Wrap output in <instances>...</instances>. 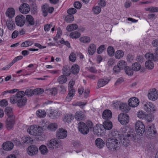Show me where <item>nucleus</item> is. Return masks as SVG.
Segmentation results:
<instances>
[{
	"label": "nucleus",
	"instance_id": "obj_38",
	"mask_svg": "<svg viewBox=\"0 0 158 158\" xmlns=\"http://www.w3.org/2000/svg\"><path fill=\"white\" fill-rule=\"evenodd\" d=\"M78 27V25L76 24H72L68 25L66 27V29L68 31H71L75 30Z\"/></svg>",
	"mask_w": 158,
	"mask_h": 158
},
{
	"label": "nucleus",
	"instance_id": "obj_62",
	"mask_svg": "<svg viewBox=\"0 0 158 158\" xmlns=\"http://www.w3.org/2000/svg\"><path fill=\"white\" fill-rule=\"evenodd\" d=\"M86 125L89 128V129L94 128V126L92 122L90 120H87L86 122Z\"/></svg>",
	"mask_w": 158,
	"mask_h": 158
},
{
	"label": "nucleus",
	"instance_id": "obj_35",
	"mask_svg": "<svg viewBox=\"0 0 158 158\" xmlns=\"http://www.w3.org/2000/svg\"><path fill=\"white\" fill-rule=\"evenodd\" d=\"M74 119L73 116L71 114H66L63 119L64 121L68 123H70Z\"/></svg>",
	"mask_w": 158,
	"mask_h": 158
},
{
	"label": "nucleus",
	"instance_id": "obj_1",
	"mask_svg": "<svg viewBox=\"0 0 158 158\" xmlns=\"http://www.w3.org/2000/svg\"><path fill=\"white\" fill-rule=\"evenodd\" d=\"M122 135L123 137H127L123 138L122 136L119 140L120 143H121L124 146L127 147L130 144V140H136L137 138L133 131L131 130L128 128L124 127L121 129Z\"/></svg>",
	"mask_w": 158,
	"mask_h": 158
},
{
	"label": "nucleus",
	"instance_id": "obj_36",
	"mask_svg": "<svg viewBox=\"0 0 158 158\" xmlns=\"http://www.w3.org/2000/svg\"><path fill=\"white\" fill-rule=\"evenodd\" d=\"M108 83V81L106 79H101L98 80L97 86L98 88L102 87L106 85Z\"/></svg>",
	"mask_w": 158,
	"mask_h": 158
},
{
	"label": "nucleus",
	"instance_id": "obj_47",
	"mask_svg": "<svg viewBox=\"0 0 158 158\" xmlns=\"http://www.w3.org/2000/svg\"><path fill=\"white\" fill-rule=\"evenodd\" d=\"M132 69L134 71H137L140 70L141 68V65L138 63L135 62L132 65Z\"/></svg>",
	"mask_w": 158,
	"mask_h": 158
},
{
	"label": "nucleus",
	"instance_id": "obj_2",
	"mask_svg": "<svg viewBox=\"0 0 158 158\" xmlns=\"http://www.w3.org/2000/svg\"><path fill=\"white\" fill-rule=\"evenodd\" d=\"M24 96V92L20 91L18 92L15 95H13L10 98V102L12 103H16L19 107L21 108L25 105L27 99Z\"/></svg>",
	"mask_w": 158,
	"mask_h": 158
},
{
	"label": "nucleus",
	"instance_id": "obj_14",
	"mask_svg": "<svg viewBox=\"0 0 158 158\" xmlns=\"http://www.w3.org/2000/svg\"><path fill=\"white\" fill-rule=\"evenodd\" d=\"M19 11L23 14H26L29 13L30 10L29 5L26 3L22 4L19 7Z\"/></svg>",
	"mask_w": 158,
	"mask_h": 158
},
{
	"label": "nucleus",
	"instance_id": "obj_48",
	"mask_svg": "<svg viewBox=\"0 0 158 158\" xmlns=\"http://www.w3.org/2000/svg\"><path fill=\"white\" fill-rule=\"evenodd\" d=\"M127 63L124 60H121L119 61L117 64L118 66L121 69H123L124 68H125L126 66Z\"/></svg>",
	"mask_w": 158,
	"mask_h": 158
},
{
	"label": "nucleus",
	"instance_id": "obj_32",
	"mask_svg": "<svg viewBox=\"0 0 158 158\" xmlns=\"http://www.w3.org/2000/svg\"><path fill=\"white\" fill-rule=\"evenodd\" d=\"M62 71H63V74L67 76H69L71 72L69 66L67 65H65L63 67Z\"/></svg>",
	"mask_w": 158,
	"mask_h": 158
},
{
	"label": "nucleus",
	"instance_id": "obj_51",
	"mask_svg": "<svg viewBox=\"0 0 158 158\" xmlns=\"http://www.w3.org/2000/svg\"><path fill=\"white\" fill-rule=\"evenodd\" d=\"M80 40L81 42L83 43H89L90 41V38L87 36H84L80 38Z\"/></svg>",
	"mask_w": 158,
	"mask_h": 158
},
{
	"label": "nucleus",
	"instance_id": "obj_58",
	"mask_svg": "<svg viewBox=\"0 0 158 158\" xmlns=\"http://www.w3.org/2000/svg\"><path fill=\"white\" fill-rule=\"evenodd\" d=\"M93 10L95 14H97L101 12V8L98 6H95L94 7Z\"/></svg>",
	"mask_w": 158,
	"mask_h": 158
},
{
	"label": "nucleus",
	"instance_id": "obj_37",
	"mask_svg": "<svg viewBox=\"0 0 158 158\" xmlns=\"http://www.w3.org/2000/svg\"><path fill=\"white\" fill-rule=\"evenodd\" d=\"M80 70L79 67L77 65L74 64L71 67V72L74 74H77Z\"/></svg>",
	"mask_w": 158,
	"mask_h": 158
},
{
	"label": "nucleus",
	"instance_id": "obj_10",
	"mask_svg": "<svg viewBox=\"0 0 158 158\" xmlns=\"http://www.w3.org/2000/svg\"><path fill=\"white\" fill-rule=\"evenodd\" d=\"M105 129L102 125L97 124L94 128V131L95 134L98 135H103Z\"/></svg>",
	"mask_w": 158,
	"mask_h": 158
},
{
	"label": "nucleus",
	"instance_id": "obj_61",
	"mask_svg": "<svg viewBox=\"0 0 158 158\" xmlns=\"http://www.w3.org/2000/svg\"><path fill=\"white\" fill-rule=\"evenodd\" d=\"M77 12V10L74 8H70L67 10V13L69 15H73Z\"/></svg>",
	"mask_w": 158,
	"mask_h": 158
},
{
	"label": "nucleus",
	"instance_id": "obj_7",
	"mask_svg": "<svg viewBox=\"0 0 158 158\" xmlns=\"http://www.w3.org/2000/svg\"><path fill=\"white\" fill-rule=\"evenodd\" d=\"M118 119L121 124L124 125L129 122V117L127 114L121 113L118 116Z\"/></svg>",
	"mask_w": 158,
	"mask_h": 158
},
{
	"label": "nucleus",
	"instance_id": "obj_28",
	"mask_svg": "<svg viewBox=\"0 0 158 158\" xmlns=\"http://www.w3.org/2000/svg\"><path fill=\"white\" fill-rule=\"evenodd\" d=\"M15 10L12 8H8L6 12V15L10 18L13 17L15 15Z\"/></svg>",
	"mask_w": 158,
	"mask_h": 158
},
{
	"label": "nucleus",
	"instance_id": "obj_49",
	"mask_svg": "<svg viewBox=\"0 0 158 158\" xmlns=\"http://www.w3.org/2000/svg\"><path fill=\"white\" fill-rule=\"evenodd\" d=\"M145 10L151 12H158V8L155 6H151L145 9Z\"/></svg>",
	"mask_w": 158,
	"mask_h": 158
},
{
	"label": "nucleus",
	"instance_id": "obj_27",
	"mask_svg": "<svg viewBox=\"0 0 158 158\" xmlns=\"http://www.w3.org/2000/svg\"><path fill=\"white\" fill-rule=\"evenodd\" d=\"M95 143L97 147L99 148H102L105 145V143L104 141L100 138H98L95 140Z\"/></svg>",
	"mask_w": 158,
	"mask_h": 158
},
{
	"label": "nucleus",
	"instance_id": "obj_56",
	"mask_svg": "<svg viewBox=\"0 0 158 158\" xmlns=\"http://www.w3.org/2000/svg\"><path fill=\"white\" fill-rule=\"evenodd\" d=\"M108 53L109 55L112 56L114 55V49L111 46H109L107 49Z\"/></svg>",
	"mask_w": 158,
	"mask_h": 158
},
{
	"label": "nucleus",
	"instance_id": "obj_52",
	"mask_svg": "<svg viewBox=\"0 0 158 158\" xmlns=\"http://www.w3.org/2000/svg\"><path fill=\"white\" fill-rule=\"evenodd\" d=\"M86 104V103L83 102H73L72 104V105L74 106H80L81 107H83Z\"/></svg>",
	"mask_w": 158,
	"mask_h": 158
},
{
	"label": "nucleus",
	"instance_id": "obj_8",
	"mask_svg": "<svg viewBox=\"0 0 158 158\" xmlns=\"http://www.w3.org/2000/svg\"><path fill=\"white\" fill-rule=\"evenodd\" d=\"M78 129L79 131L83 135L87 134L89 131V128L83 122H80L78 124Z\"/></svg>",
	"mask_w": 158,
	"mask_h": 158
},
{
	"label": "nucleus",
	"instance_id": "obj_60",
	"mask_svg": "<svg viewBox=\"0 0 158 158\" xmlns=\"http://www.w3.org/2000/svg\"><path fill=\"white\" fill-rule=\"evenodd\" d=\"M121 70L118 66H114L113 68V73L115 74H117L120 72Z\"/></svg>",
	"mask_w": 158,
	"mask_h": 158
},
{
	"label": "nucleus",
	"instance_id": "obj_6",
	"mask_svg": "<svg viewBox=\"0 0 158 158\" xmlns=\"http://www.w3.org/2000/svg\"><path fill=\"white\" fill-rule=\"evenodd\" d=\"M143 104L144 110L146 112L150 113L156 111V108L152 103L149 102H143Z\"/></svg>",
	"mask_w": 158,
	"mask_h": 158
},
{
	"label": "nucleus",
	"instance_id": "obj_41",
	"mask_svg": "<svg viewBox=\"0 0 158 158\" xmlns=\"http://www.w3.org/2000/svg\"><path fill=\"white\" fill-rule=\"evenodd\" d=\"M36 115L40 118H44L46 115V113L44 110H39L36 111Z\"/></svg>",
	"mask_w": 158,
	"mask_h": 158
},
{
	"label": "nucleus",
	"instance_id": "obj_42",
	"mask_svg": "<svg viewBox=\"0 0 158 158\" xmlns=\"http://www.w3.org/2000/svg\"><path fill=\"white\" fill-rule=\"evenodd\" d=\"M80 33L77 31H74L70 34L69 36L73 39H77L80 36Z\"/></svg>",
	"mask_w": 158,
	"mask_h": 158
},
{
	"label": "nucleus",
	"instance_id": "obj_46",
	"mask_svg": "<svg viewBox=\"0 0 158 158\" xmlns=\"http://www.w3.org/2000/svg\"><path fill=\"white\" fill-rule=\"evenodd\" d=\"M39 150L42 154L45 155L48 152V150L46 146L42 145L39 148Z\"/></svg>",
	"mask_w": 158,
	"mask_h": 158
},
{
	"label": "nucleus",
	"instance_id": "obj_53",
	"mask_svg": "<svg viewBox=\"0 0 158 158\" xmlns=\"http://www.w3.org/2000/svg\"><path fill=\"white\" fill-rule=\"evenodd\" d=\"M144 118L148 122H150L153 120L154 115L152 114H147L145 115Z\"/></svg>",
	"mask_w": 158,
	"mask_h": 158
},
{
	"label": "nucleus",
	"instance_id": "obj_24",
	"mask_svg": "<svg viewBox=\"0 0 158 158\" xmlns=\"http://www.w3.org/2000/svg\"><path fill=\"white\" fill-rule=\"evenodd\" d=\"M145 57L146 59H148V60H153L155 61L158 60V57L155 56L153 53L150 52L146 53L145 55Z\"/></svg>",
	"mask_w": 158,
	"mask_h": 158
},
{
	"label": "nucleus",
	"instance_id": "obj_21",
	"mask_svg": "<svg viewBox=\"0 0 158 158\" xmlns=\"http://www.w3.org/2000/svg\"><path fill=\"white\" fill-rule=\"evenodd\" d=\"M75 118L77 120L79 121L85 119V115L83 112L77 111L75 114Z\"/></svg>",
	"mask_w": 158,
	"mask_h": 158
},
{
	"label": "nucleus",
	"instance_id": "obj_54",
	"mask_svg": "<svg viewBox=\"0 0 158 158\" xmlns=\"http://www.w3.org/2000/svg\"><path fill=\"white\" fill-rule=\"evenodd\" d=\"M69 59L70 61L74 62L76 59V54L73 52L71 53L69 56Z\"/></svg>",
	"mask_w": 158,
	"mask_h": 158
},
{
	"label": "nucleus",
	"instance_id": "obj_25",
	"mask_svg": "<svg viewBox=\"0 0 158 158\" xmlns=\"http://www.w3.org/2000/svg\"><path fill=\"white\" fill-rule=\"evenodd\" d=\"M129 106H128L127 104L122 103L120 104L119 108L123 112L126 113L128 112L130 110Z\"/></svg>",
	"mask_w": 158,
	"mask_h": 158
},
{
	"label": "nucleus",
	"instance_id": "obj_57",
	"mask_svg": "<svg viewBox=\"0 0 158 158\" xmlns=\"http://www.w3.org/2000/svg\"><path fill=\"white\" fill-rule=\"evenodd\" d=\"M49 93L51 95L55 96L57 92V89L55 88H52L48 90Z\"/></svg>",
	"mask_w": 158,
	"mask_h": 158
},
{
	"label": "nucleus",
	"instance_id": "obj_13",
	"mask_svg": "<svg viewBox=\"0 0 158 158\" xmlns=\"http://www.w3.org/2000/svg\"><path fill=\"white\" fill-rule=\"evenodd\" d=\"M135 130L137 133L142 134L145 131V126L142 122L138 121L136 122L135 125Z\"/></svg>",
	"mask_w": 158,
	"mask_h": 158
},
{
	"label": "nucleus",
	"instance_id": "obj_64",
	"mask_svg": "<svg viewBox=\"0 0 158 158\" xmlns=\"http://www.w3.org/2000/svg\"><path fill=\"white\" fill-rule=\"evenodd\" d=\"M82 6L81 4L79 2H75L74 4V7L77 9H80Z\"/></svg>",
	"mask_w": 158,
	"mask_h": 158
},
{
	"label": "nucleus",
	"instance_id": "obj_29",
	"mask_svg": "<svg viewBox=\"0 0 158 158\" xmlns=\"http://www.w3.org/2000/svg\"><path fill=\"white\" fill-rule=\"evenodd\" d=\"M31 89H27L24 92V95H26L27 96L31 97L34 94H36L37 93V91Z\"/></svg>",
	"mask_w": 158,
	"mask_h": 158
},
{
	"label": "nucleus",
	"instance_id": "obj_40",
	"mask_svg": "<svg viewBox=\"0 0 158 158\" xmlns=\"http://www.w3.org/2000/svg\"><path fill=\"white\" fill-rule=\"evenodd\" d=\"M146 68L148 69H152L154 68V64L152 61L148 60L145 63Z\"/></svg>",
	"mask_w": 158,
	"mask_h": 158
},
{
	"label": "nucleus",
	"instance_id": "obj_5",
	"mask_svg": "<svg viewBox=\"0 0 158 158\" xmlns=\"http://www.w3.org/2000/svg\"><path fill=\"white\" fill-rule=\"evenodd\" d=\"M61 144V141L57 139H53L49 141L47 146L50 150L56 149L60 147Z\"/></svg>",
	"mask_w": 158,
	"mask_h": 158
},
{
	"label": "nucleus",
	"instance_id": "obj_16",
	"mask_svg": "<svg viewBox=\"0 0 158 158\" xmlns=\"http://www.w3.org/2000/svg\"><path fill=\"white\" fill-rule=\"evenodd\" d=\"M27 151L28 155L32 156L37 154L38 148L35 146H31L28 147Z\"/></svg>",
	"mask_w": 158,
	"mask_h": 158
},
{
	"label": "nucleus",
	"instance_id": "obj_3",
	"mask_svg": "<svg viewBox=\"0 0 158 158\" xmlns=\"http://www.w3.org/2000/svg\"><path fill=\"white\" fill-rule=\"evenodd\" d=\"M27 132L30 135L34 136H40L42 133L43 129L41 127L37 125H31L27 129Z\"/></svg>",
	"mask_w": 158,
	"mask_h": 158
},
{
	"label": "nucleus",
	"instance_id": "obj_34",
	"mask_svg": "<svg viewBox=\"0 0 158 158\" xmlns=\"http://www.w3.org/2000/svg\"><path fill=\"white\" fill-rule=\"evenodd\" d=\"M96 47L94 44H91L89 46L88 52L89 55H93L95 52Z\"/></svg>",
	"mask_w": 158,
	"mask_h": 158
},
{
	"label": "nucleus",
	"instance_id": "obj_18",
	"mask_svg": "<svg viewBox=\"0 0 158 158\" xmlns=\"http://www.w3.org/2000/svg\"><path fill=\"white\" fill-rule=\"evenodd\" d=\"M67 131L62 128H60L57 131L56 133V136L60 139H64L67 135Z\"/></svg>",
	"mask_w": 158,
	"mask_h": 158
},
{
	"label": "nucleus",
	"instance_id": "obj_23",
	"mask_svg": "<svg viewBox=\"0 0 158 158\" xmlns=\"http://www.w3.org/2000/svg\"><path fill=\"white\" fill-rule=\"evenodd\" d=\"M6 24L8 29L10 30H13L15 28V23L11 19L7 20Z\"/></svg>",
	"mask_w": 158,
	"mask_h": 158
},
{
	"label": "nucleus",
	"instance_id": "obj_39",
	"mask_svg": "<svg viewBox=\"0 0 158 158\" xmlns=\"http://www.w3.org/2000/svg\"><path fill=\"white\" fill-rule=\"evenodd\" d=\"M5 112L8 117H11V116H15L13 114V111L12 108L10 107H7L6 108L5 110Z\"/></svg>",
	"mask_w": 158,
	"mask_h": 158
},
{
	"label": "nucleus",
	"instance_id": "obj_11",
	"mask_svg": "<svg viewBox=\"0 0 158 158\" xmlns=\"http://www.w3.org/2000/svg\"><path fill=\"white\" fill-rule=\"evenodd\" d=\"M148 96L149 100L155 101L158 98V91L155 89H151L149 91Z\"/></svg>",
	"mask_w": 158,
	"mask_h": 158
},
{
	"label": "nucleus",
	"instance_id": "obj_22",
	"mask_svg": "<svg viewBox=\"0 0 158 158\" xmlns=\"http://www.w3.org/2000/svg\"><path fill=\"white\" fill-rule=\"evenodd\" d=\"M14 146V145L12 142L8 141L3 143L2 147L4 150L6 151H9L12 150Z\"/></svg>",
	"mask_w": 158,
	"mask_h": 158
},
{
	"label": "nucleus",
	"instance_id": "obj_9",
	"mask_svg": "<svg viewBox=\"0 0 158 158\" xmlns=\"http://www.w3.org/2000/svg\"><path fill=\"white\" fill-rule=\"evenodd\" d=\"M15 116H11L8 117L6 123V127L9 130L11 129L15 123Z\"/></svg>",
	"mask_w": 158,
	"mask_h": 158
},
{
	"label": "nucleus",
	"instance_id": "obj_19",
	"mask_svg": "<svg viewBox=\"0 0 158 158\" xmlns=\"http://www.w3.org/2000/svg\"><path fill=\"white\" fill-rule=\"evenodd\" d=\"M49 113L51 115L50 117H52L53 118L55 119L59 118L61 115V113L57 110H53L51 108L49 110Z\"/></svg>",
	"mask_w": 158,
	"mask_h": 158
},
{
	"label": "nucleus",
	"instance_id": "obj_15",
	"mask_svg": "<svg viewBox=\"0 0 158 158\" xmlns=\"http://www.w3.org/2000/svg\"><path fill=\"white\" fill-rule=\"evenodd\" d=\"M139 100L135 97H133L130 98L128 101L129 105L132 107H137L139 105Z\"/></svg>",
	"mask_w": 158,
	"mask_h": 158
},
{
	"label": "nucleus",
	"instance_id": "obj_4",
	"mask_svg": "<svg viewBox=\"0 0 158 158\" xmlns=\"http://www.w3.org/2000/svg\"><path fill=\"white\" fill-rule=\"evenodd\" d=\"M120 142L112 138H109L106 141V144L107 148L110 150H115L119 146Z\"/></svg>",
	"mask_w": 158,
	"mask_h": 158
},
{
	"label": "nucleus",
	"instance_id": "obj_55",
	"mask_svg": "<svg viewBox=\"0 0 158 158\" xmlns=\"http://www.w3.org/2000/svg\"><path fill=\"white\" fill-rule=\"evenodd\" d=\"M33 43L29 41H27L22 43L21 44V46L22 47H27L31 45Z\"/></svg>",
	"mask_w": 158,
	"mask_h": 158
},
{
	"label": "nucleus",
	"instance_id": "obj_31",
	"mask_svg": "<svg viewBox=\"0 0 158 158\" xmlns=\"http://www.w3.org/2000/svg\"><path fill=\"white\" fill-rule=\"evenodd\" d=\"M102 126L104 127V129L110 130L112 127V124L110 120H106L103 123Z\"/></svg>",
	"mask_w": 158,
	"mask_h": 158
},
{
	"label": "nucleus",
	"instance_id": "obj_59",
	"mask_svg": "<svg viewBox=\"0 0 158 158\" xmlns=\"http://www.w3.org/2000/svg\"><path fill=\"white\" fill-rule=\"evenodd\" d=\"M47 8L45 6V5H44L42 6V10L43 12V15L44 16L46 17L48 15Z\"/></svg>",
	"mask_w": 158,
	"mask_h": 158
},
{
	"label": "nucleus",
	"instance_id": "obj_63",
	"mask_svg": "<svg viewBox=\"0 0 158 158\" xmlns=\"http://www.w3.org/2000/svg\"><path fill=\"white\" fill-rule=\"evenodd\" d=\"M23 58V56H19L15 57L11 61V63L13 64L16 62L18 60L22 59Z\"/></svg>",
	"mask_w": 158,
	"mask_h": 158
},
{
	"label": "nucleus",
	"instance_id": "obj_33",
	"mask_svg": "<svg viewBox=\"0 0 158 158\" xmlns=\"http://www.w3.org/2000/svg\"><path fill=\"white\" fill-rule=\"evenodd\" d=\"M66 76L63 75L60 76L57 79V81L60 84L65 83L67 81V78Z\"/></svg>",
	"mask_w": 158,
	"mask_h": 158
},
{
	"label": "nucleus",
	"instance_id": "obj_12",
	"mask_svg": "<svg viewBox=\"0 0 158 158\" xmlns=\"http://www.w3.org/2000/svg\"><path fill=\"white\" fill-rule=\"evenodd\" d=\"M16 24L18 26L22 27L23 26L26 22L25 17L21 15L17 16L15 18Z\"/></svg>",
	"mask_w": 158,
	"mask_h": 158
},
{
	"label": "nucleus",
	"instance_id": "obj_44",
	"mask_svg": "<svg viewBox=\"0 0 158 158\" xmlns=\"http://www.w3.org/2000/svg\"><path fill=\"white\" fill-rule=\"evenodd\" d=\"M58 128L57 124L55 123L50 124L48 127V129L51 131H54Z\"/></svg>",
	"mask_w": 158,
	"mask_h": 158
},
{
	"label": "nucleus",
	"instance_id": "obj_17",
	"mask_svg": "<svg viewBox=\"0 0 158 158\" xmlns=\"http://www.w3.org/2000/svg\"><path fill=\"white\" fill-rule=\"evenodd\" d=\"M26 25L27 27L33 26L35 23L34 18L31 15H26Z\"/></svg>",
	"mask_w": 158,
	"mask_h": 158
},
{
	"label": "nucleus",
	"instance_id": "obj_45",
	"mask_svg": "<svg viewBox=\"0 0 158 158\" xmlns=\"http://www.w3.org/2000/svg\"><path fill=\"white\" fill-rule=\"evenodd\" d=\"M133 69L128 66H127L125 68V71L127 75L128 76H131L133 74Z\"/></svg>",
	"mask_w": 158,
	"mask_h": 158
},
{
	"label": "nucleus",
	"instance_id": "obj_30",
	"mask_svg": "<svg viewBox=\"0 0 158 158\" xmlns=\"http://www.w3.org/2000/svg\"><path fill=\"white\" fill-rule=\"evenodd\" d=\"M75 94L74 89L69 90V93L67 95L65 100L67 102H69L72 99Z\"/></svg>",
	"mask_w": 158,
	"mask_h": 158
},
{
	"label": "nucleus",
	"instance_id": "obj_50",
	"mask_svg": "<svg viewBox=\"0 0 158 158\" xmlns=\"http://www.w3.org/2000/svg\"><path fill=\"white\" fill-rule=\"evenodd\" d=\"M74 17L73 15H68L65 17V20L68 23H72L74 20Z\"/></svg>",
	"mask_w": 158,
	"mask_h": 158
},
{
	"label": "nucleus",
	"instance_id": "obj_26",
	"mask_svg": "<svg viewBox=\"0 0 158 158\" xmlns=\"http://www.w3.org/2000/svg\"><path fill=\"white\" fill-rule=\"evenodd\" d=\"M110 137L109 138L114 139L116 140H119L121 138L119 132L117 131H113L111 133Z\"/></svg>",
	"mask_w": 158,
	"mask_h": 158
},
{
	"label": "nucleus",
	"instance_id": "obj_43",
	"mask_svg": "<svg viewBox=\"0 0 158 158\" xmlns=\"http://www.w3.org/2000/svg\"><path fill=\"white\" fill-rule=\"evenodd\" d=\"M124 55V53L121 50L117 51L115 54V56L116 58L119 59L122 57Z\"/></svg>",
	"mask_w": 158,
	"mask_h": 158
},
{
	"label": "nucleus",
	"instance_id": "obj_20",
	"mask_svg": "<svg viewBox=\"0 0 158 158\" xmlns=\"http://www.w3.org/2000/svg\"><path fill=\"white\" fill-rule=\"evenodd\" d=\"M102 116L103 118L106 120H109L112 117V113L110 110H106L103 111Z\"/></svg>",
	"mask_w": 158,
	"mask_h": 158
}]
</instances>
